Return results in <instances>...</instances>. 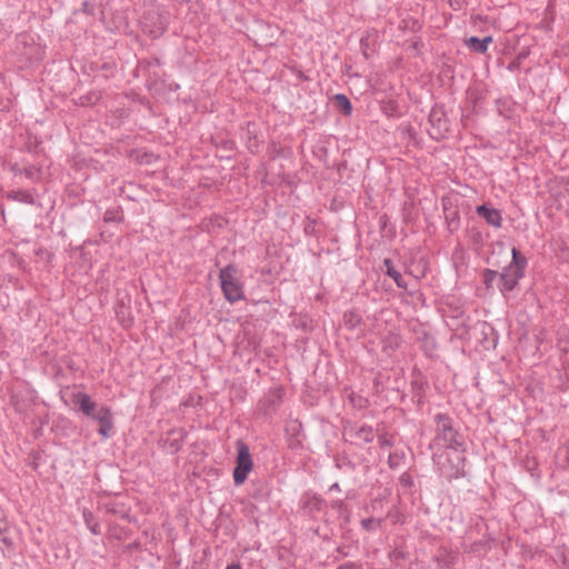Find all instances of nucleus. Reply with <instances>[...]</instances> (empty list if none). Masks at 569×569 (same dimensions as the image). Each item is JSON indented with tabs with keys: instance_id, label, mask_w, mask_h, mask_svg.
<instances>
[{
	"instance_id": "2",
	"label": "nucleus",
	"mask_w": 569,
	"mask_h": 569,
	"mask_svg": "<svg viewBox=\"0 0 569 569\" xmlns=\"http://www.w3.org/2000/svg\"><path fill=\"white\" fill-rule=\"evenodd\" d=\"M437 435L432 441L431 447L450 448L458 450L462 443L459 439L458 432L452 427L451 419L446 415L436 416Z\"/></svg>"
},
{
	"instance_id": "11",
	"label": "nucleus",
	"mask_w": 569,
	"mask_h": 569,
	"mask_svg": "<svg viewBox=\"0 0 569 569\" xmlns=\"http://www.w3.org/2000/svg\"><path fill=\"white\" fill-rule=\"evenodd\" d=\"M333 101H335V104L336 107L342 111L343 114L346 116H350L351 112H352V106H351V102L350 100L348 99L347 96L342 94V93H337L333 96Z\"/></svg>"
},
{
	"instance_id": "19",
	"label": "nucleus",
	"mask_w": 569,
	"mask_h": 569,
	"mask_svg": "<svg viewBox=\"0 0 569 569\" xmlns=\"http://www.w3.org/2000/svg\"><path fill=\"white\" fill-rule=\"evenodd\" d=\"M226 569H241V567L239 565H230L228 566Z\"/></svg>"
},
{
	"instance_id": "9",
	"label": "nucleus",
	"mask_w": 569,
	"mask_h": 569,
	"mask_svg": "<svg viewBox=\"0 0 569 569\" xmlns=\"http://www.w3.org/2000/svg\"><path fill=\"white\" fill-rule=\"evenodd\" d=\"M350 437H353L358 442H371L375 438L373 429L370 426L353 427L349 430Z\"/></svg>"
},
{
	"instance_id": "22",
	"label": "nucleus",
	"mask_w": 569,
	"mask_h": 569,
	"mask_svg": "<svg viewBox=\"0 0 569 569\" xmlns=\"http://www.w3.org/2000/svg\"><path fill=\"white\" fill-rule=\"evenodd\" d=\"M331 489L338 490V485H337V483H335V485L331 487Z\"/></svg>"
},
{
	"instance_id": "1",
	"label": "nucleus",
	"mask_w": 569,
	"mask_h": 569,
	"mask_svg": "<svg viewBox=\"0 0 569 569\" xmlns=\"http://www.w3.org/2000/svg\"><path fill=\"white\" fill-rule=\"evenodd\" d=\"M511 253L512 261L499 274V289L505 297L517 287L519 280L523 277V270L527 263L526 258L522 257L516 248H512Z\"/></svg>"
},
{
	"instance_id": "17",
	"label": "nucleus",
	"mask_w": 569,
	"mask_h": 569,
	"mask_svg": "<svg viewBox=\"0 0 569 569\" xmlns=\"http://www.w3.org/2000/svg\"><path fill=\"white\" fill-rule=\"evenodd\" d=\"M402 459L403 455L396 451L389 455L388 463L391 468H397Z\"/></svg>"
},
{
	"instance_id": "3",
	"label": "nucleus",
	"mask_w": 569,
	"mask_h": 569,
	"mask_svg": "<svg viewBox=\"0 0 569 569\" xmlns=\"http://www.w3.org/2000/svg\"><path fill=\"white\" fill-rule=\"evenodd\" d=\"M221 289L224 298L233 303L244 298L242 286L237 277V269L229 264L219 273Z\"/></svg>"
},
{
	"instance_id": "16",
	"label": "nucleus",
	"mask_w": 569,
	"mask_h": 569,
	"mask_svg": "<svg viewBox=\"0 0 569 569\" xmlns=\"http://www.w3.org/2000/svg\"><path fill=\"white\" fill-rule=\"evenodd\" d=\"M499 274L500 273H498L497 271H493V270H490V269L485 270V272H483V281H485L487 288H490L492 286V283L499 277Z\"/></svg>"
},
{
	"instance_id": "14",
	"label": "nucleus",
	"mask_w": 569,
	"mask_h": 569,
	"mask_svg": "<svg viewBox=\"0 0 569 569\" xmlns=\"http://www.w3.org/2000/svg\"><path fill=\"white\" fill-rule=\"evenodd\" d=\"M82 516H83L84 523L87 525V527L91 531V533L100 535L101 533L100 525L94 520L93 515L90 511L84 510Z\"/></svg>"
},
{
	"instance_id": "10",
	"label": "nucleus",
	"mask_w": 569,
	"mask_h": 569,
	"mask_svg": "<svg viewBox=\"0 0 569 569\" xmlns=\"http://www.w3.org/2000/svg\"><path fill=\"white\" fill-rule=\"evenodd\" d=\"M492 41L491 37L479 39L477 37H470L467 40V46L477 53H485L488 49V44Z\"/></svg>"
},
{
	"instance_id": "20",
	"label": "nucleus",
	"mask_w": 569,
	"mask_h": 569,
	"mask_svg": "<svg viewBox=\"0 0 569 569\" xmlns=\"http://www.w3.org/2000/svg\"><path fill=\"white\" fill-rule=\"evenodd\" d=\"M106 220H111V214H109L108 212L106 213V217H104Z\"/></svg>"
},
{
	"instance_id": "15",
	"label": "nucleus",
	"mask_w": 569,
	"mask_h": 569,
	"mask_svg": "<svg viewBox=\"0 0 569 569\" xmlns=\"http://www.w3.org/2000/svg\"><path fill=\"white\" fill-rule=\"evenodd\" d=\"M382 520L376 518H367L361 520V526L363 529L370 531L376 530L381 526Z\"/></svg>"
},
{
	"instance_id": "21",
	"label": "nucleus",
	"mask_w": 569,
	"mask_h": 569,
	"mask_svg": "<svg viewBox=\"0 0 569 569\" xmlns=\"http://www.w3.org/2000/svg\"><path fill=\"white\" fill-rule=\"evenodd\" d=\"M106 220H111V214H109L108 212L106 213V217H104Z\"/></svg>"
},
{
	"instance_id": "13",
	"label": "nucleus",
	"mask_w": 569,
	"mask_h": 569,
	"mask_svg": "<svg viewBox=\"0 0 569 569\" xmlns=\"http://www.w3.org/2000/svg\"><path fill=\"white\" fill-rule=\"evenodd\" d=\"M361 317L353 311H349L343 315V323L348 329L351 330L358 328L361 323Z\"/></svg>"
},
{
	"instance_id": "6",
	"label": "nucleus",
	"mask_w": 569,
	"mask_h": 569,
	"mask_svg": "<svg viewBox=\"0 0 569 569\" xmlns=\"http://www.w3.org/2000/svg\"><path fill=\"white\" fill-rule=\"evenodd\" d=\"M93 420L100 425L98 432L102 438H110L113 430V416L110 408L102 406L99 411H97V416Z\"/></svg>"
},
{
	"instance_id": "4",
	"label": "nucleus",
	"mask_w": 569,
	"mask_h": 569,
	"mask_svg": "<svg viewBox=\"0 0 569 569\" xmlns=\"http://www.w3.org/2000/svg\"><path fill=\"white\" fill-rule=\"evenodd\" d=\"M237 467L233 470V480L236 485H240L244 482V480L248 477V473L252 469V459L249 447L242 441L237 442Z\"/></svg>"
},
{
	"instance_id": "12",
	"label": "nucleus",
	"mask_w": 569,
	"mask_h": 569,
	"mask_svg": "<svg viewBox=\"0 0 569 569\" xmlns=\"http://www.w3.org/2000/svg\"><path fill=\"white\" fill-rule=\"evenodd\" d=\"M385 264L387 267V274L395 280L399 288L406 289L407 283L403 281L401 273L393 268L391 261L386 259Z\"/></svg>"
},
{
	"instance_id": "18",
	"label": "nucleus",
	"mask_w": 569,
	"mask_h": 569,
	"mask_svg": "<svg viewBox=\"0 0 569 569\" xmlns=\"http://www.w3.org/2000/svg\"><path fill=\"white\" fill-rule=\"evenodd\" d=\"M379 443L382 448H389L392 446L391 440L385 436L379 437Z\"/></svg>"
},
{
	"instance_id": "7",
	"label": "nucleus",
	"mask_w": 569,
	"mask_h": 569,
	"mask_svg": "<svg viewBox=\"0 0 569 569\" xmlns=\"http://www.w3.org/2000/svg\"><path fill=\"white\" fill-rule=\"evenodd\" d=\"M429 121L435 131L432 134H435L437 139L448 131V120L441 109L433 108L429 114Z\"/></svg>"
},
{
	"instance_id": "8",
	"label": "nucleus",
	"mask_w": 569,
	"mask_h": 569,
	"mask_svg": "<svg viewBox=\"0 0 569 569\" xmlns=\"http://www.w3.org/2000/svg\"><path fill=\"white\" fill-rule=\"evenodd\" d=\"M477 213L490 226L495 228L501 227L502 217L499 210L495 208H488L487 206L482 204L477 208Z\"/></svg>"
},
{
	"instance_id": "5",
	"label": "nucleus",
	"mask_w": 569,
	"mask_h": 569,
	"mask_svg": "<svg viewBox=\"0 0 569 569\" xmlns=\"http://www.w3.org/2000/svg\"><path fill=\"white\" fill-rule=\"evenodd\" d=\"M71 402L74 407L79 409L84 416L91 418L92 420L97 416V411L102 406H99L92 398L84 392H74L71 397Z\"/></svg>"
}]
</instances>
